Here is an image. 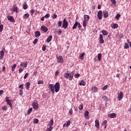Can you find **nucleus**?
Here are the masks:
<instances>
[{"instance_id":"f257e3e1","label":"nucleus","mask_w":131,"mask_h":131,"mask_svg":"<svg viewBox=\"0 0 131 131\" xmlns=\"http://www.w3.org/2000/svg\"><path fill=\"white\" fill-rule=\"evenodd\" d=\"M48 88L52 94H55V92L58 93L60 91V83L56 82L55 85L49 84Z\"/></svg>"},{"instance_id":"f03ea898","label":"nucleus","mask_w":131,"mask_h":131,"mask_svg":"<svg viewBox=\"0 0 131 131\" xmlns=\"http://www.w3.org/2000/svg\"><path fill=\"white\" fill-rule=\"evenodd\" d=\"M74 74V73L73 72H71L70 74L69 73H66L64 74V77L66 78H69V80H72Z\"/></svg>"},{"instance_id":"7ed1b4c3","label":"nucleus","mask_w":131,"mask_h":131,"mask_svg":"<svg viewBox=\"0 0 131 131\" xmlns=\"http://www.w3.org/2000/svg\"><path fill=\"white\" fill-rule=\"evenodd\" d=\"M68 25H69L68 21H67V20H66V18H64L62 23V28L66 29L67 27H68Z\"/></svg>"},{"instance_id":"20e7f679","label":"nucleus","mask_w":131,"mask_h":131,"mask_svg":"<svg viewBox=\"0 0 131 131\" xmlns=\"http://www.w3.org/2000/svg\"><path fill=\"white\" fill-rule=\"evenodd\" d=\"M56 59L57 62H59V63H63V62H64V59H63V57L62 56H57Z\"/></svg>"},{"instance_id":"39448f33","label":"nucleus","mask_w":131,"mask_h":131,"mask_svg":"<svg viewBox=\"0 0 131 131\" xmlns=\"http://www.w3.org/2000/svg\"><path fill=\"white\" fill-rule=\"evenodd\" d=\"M123 98V92H121L120 93H119L118 95V101H121Z\"/></svg>"},{"instance_id":"423d86ee","label":"nucleus","mask_w":131,"mask_h":131,"mask_svg":"<svg viewBox=\"0 0 131 131\" xmlns=\"http://www.w3.org/2000/svg\"><path fill=\"white\" fill-rule=\"evenodd\" d=\"M9 99H10V97H6L5 98V101L7 102L8 105H9L10 107H12V102H11V100H10Z\"/></svg>"},{"instance_id":"0eeeda50","label":"nucleus","mask_w":131,"mask_h":131,"mask_svg":"<svg viewBox=\"0 0 131 131\" xmlns=\"http://www.w3.org/2000/svg\"><path fill=\"white\" fill-rule=\"evenodd\" d=\"M103 14V12H102V10H99L97 13V17L99 20H102V14Z\"/></svg>"},{"instance_id":"6e6552de","label":"nucleus","mask_w":131,"mask_h":131,"mask_svg":"<svg viewBox=\"0 0 131 131\" xmlns=\"http://www.w3.org/2000/svg\"><path fill=\"white\" fill-rule=\"evenodd\" d=\"M7 19L8 21H10V22H12V23H14V22H15V19L14 18V17H13V16L11 15H8L7 16Z\"/></svg>"},{"instance_id":"1a4fd4ad","label":"nucleus","mask_w":131,"mask_h":131,"mask_svg":"<svg viewBox=\"0 0 131 131\" xmlns=\"http://www.w3.org/2000/svg\"><path fill=\"white\" fill-rule=\"evenodd\" d=\"M99 41L100 43H104V42H105V41L104 40V37L102 34L99 35Z\"/></svg>"},{"instance_id":"9d476101","label":"nucleus","mask_w":131,"mask_h":131,"mask_svg":"<svg viewBox=\"0 0 131 131\" xmlns=\"http://www.w3.org/2000/svg\"><path fill=\"white\" fill-rule=\"evenodd\" d=\"M32 106L33 109H35V110H37V109H38V104L37 103L33 102Z\"/></svg>"},{"instance_id":"9b49d317","label":"nucleus","mask_w":131,"mask_h":131,"mask_svg":"<svg viewBox=\"0 0 131 131\" xmlns=\"http://www.w3.org/2000/svg\"><path fill=\"white\" fill-rule=\"evenodd\" d=\"M41 30L42 31H43V32H48V28H47V27L45 26H42L41 27Z\"/></svg>"},{"instance_id":"f8f14e48","label":"nucleus","mask_w":131,"mask_h":131,"mask_svg":"<svg viewBox=\"0 0 131 131\" xmlns=\"http://www.w3.org/2000/svg\"><path fill=\"white\" fill-rule=\"evenodd\" d=\"M117 116V114L115 113L109 114L108 115V117H110V118H115V117Z\"/></svg>"},{"instance_id":"ddd939ff","label":"nucleus","mask_w":131,"mask_h":131,"mask_svg":"<svg viewBox=\"0 0 131 131\" xmlns=\"http://www.w3.org/2000/svg\"><path fill=\"white\" fill-rule=\"evenodd\" d=\"M95 126L97 128H100V122L98 119L95 120Z\"/></svg>"},{"instance_id":"4468645a","label":"nucleus","mask_w":131,"mask_h":131,"mask_svg":"<svg viewBox=\"0 0 131 131\" xmlns=\"http://www.w3.org/2000/svg\"><path fill=\"white\" fill-rule=\"evenodd\" d=\"M27 65H28L27 61H26L25 62H21L20 63V66L23 67V68H26V67H27Z\"/></svg>"},{"instance_id":"2eb2a0df","label":"nucleus","mask_w":131,"mask_h":131,"mask_svg":"<svg viewBox=\"0 0 131 131\" xmlns=\"http://www.w3.org/2000/svg\"><path fill=\"white\" fill-rule=\"evenodd\" d=\"M91 91L93 93H97L98 92V88L96 86H93L91 89Z\"/></svg>"},{"instance_id":"dca6fc26","label":"nucleus","mask_w":131,"mask_h":131,"mask_svg":"<svg viewBox=\"0 0 131 131\" xmlns=\"http://www.w3.org/2000/svg\"><path fill=\"white\" fill-rule=\"evenodd\" d=\"M103 16H104V18H108V17L109 16L108 11H103Z\"/></svg>"},{"instance_id":"f3484780","label":"nucleus","mask_w":131,"mask_h":131,"mask_svg":"<svg viewBox=\"0 0 131 131\" xmlns=\"http://www.w3.org/2000/svg\"><path fill=\"white\" fill-rule=\"evenodd\" d=\"M53 38V36L50 35L46 40V42H50V41H52V39Z\"/></svg>"},{"instance_id":"a211bd4d","label":"nucleus","mask_w":131,"mask_h":131,"mask_svg":"<svg viewBox=\"0 0 131 131\" xmlns=\"http://www.w3.org/2000/svg\"><path fill=\"white\" fill-rule=\"evenodd\" d=\"M85 55V53L84 52L81 53L79 56V59H80V60H83V59H84V57Z\"/></svg>"},{"instance_id":"6ab92c4d","label":"nucleus","mask_w":131,"mask_h":131,"mask_svg":"<svg viewBox=\"0 0 131 131\" xmlns=\"http://www.w3.org/2000/svg\"><path fill=\"white\" fill-rule=\"evenodd\" d=\"M78 26V21H75V23L74 24V25L72 27V29L73 30L76 29V28H77Z\"/></svg>"},{"instance_id":"aec40b11","label":"nucleus","mask_w":131,"mask_h":131,"mask_svg":"<svg viewBox=\"0 0 131 131\" xmlns=\"http://www.w3.org/2000/svg\"><path fill=\"white\" fill-rule=\"evenodd\" d=\"M30 87V83L28 82L26 83V89L27 91H29V88Z\"/></svg>"},{"instance_id":"412c9836","label":"nucleus","mask_w":131,"mask_h":131,"mask_svg":"<svg viewBox=\"0 0 131 131\" xmlns=\"http://www.w3.org/2000/svg\"><path fill=\"white\" fill-rule=\"evenodd\" d=\"M89 20H90V16L88 15H84V21H87L89 22Z\"/></svg>"},{"instance_id":"4be33fe9","label":"nucleus","mask_w":131,"mask_h":131,"mask_svg":"<svg viewBox=\"0 0 131 131\" xmlns=\"http://www.w3.org/2000/svg\"><path fill=\"white\" fill-rule=\"evenodd\" d=\"M4 56H5V53L4 52V51H1L0 52V59H3Z\"/></svg>"},{"instance_id":"5701e85b","label":"nucleus","mask_w":131,"mask_h":131,"mask_svg":"<svg viewBox=\"0 0 131 131\" xmlns=\"http://www.w3.org/2000/svg\"><path fill=\"white\" fill-rule=\"evenodd\" d=\"M54 125V119H52L50 122L49 124H48L49 126H53Z\"/></svg>"},{"instance_id":"b1692460","label":"nucleus","mask_w":131,"mask_h":131,"mask_svg":"<svg viewBox=\"0 0 131 131\" xmlns=\"http://www.w3.org/2000/svg\"><path fill=\"white\" fill-rule=\"evenodd\" d=\"M35 37H37L38 36H40V32L37 31L35 32Z\"/></svg>"},{"instance_id":"393cba45","label":"nucleus","mask_w":131,"mask_h":131,"mask_svg":"<svg viewBox=\"0 0 131 131\" xmlns=\"http://www.w3.org/2000/svg\"><path fill=\"white\" fill-rule=\"evenodd\" d=\"M112 28L113 29H115L116 28H118V24H113L112 26Z\"/></svg>"},{"instance_id":"a878e982","label":"nucleus","mask_w":131,"mask_h":131,"mask_svg":"<svg viewBox=\"0 0 131 131\" xmlns=\"http://www.w3.org/2000/svg\"><path fill=\"white\" fill-rule=\"evenodd\" d=\"M17 67V64H14L13 66H11V71H15V69Z\"/></svg>"},{"instance_id":"bb28decb","label":"nucleus","mask_w":131,"mask_h":131,"mask_svg":"<svg viewBox=\"0 0 131 131\" xmlns=\"http://www.w3.org/2000/svg\"><path fill=\"white\" fill-rule=\"evenodd\" d=\"M124 49H129V45L127 42H125L124 45Z\"/></svg>"},{"instance_id":"cd10ccee","label":"nucleus","mask_w":131,"mask_h":131,"mask_svg":"<svg viewBox=\"0 0 131 131\" xmlns=\"http://www.w3.org/2000/svg\"><path fill=\"white\" fill-rule=\"evenodd\" d=\"M65 123H66V126H67V127H68V126H69V125L71 124V121H70V120H68Z\"/></svg>"},{"instance_id":"c85d7f7f","label":"nucleus","mask_w":131,"mask_h":131,"mask_svg":"<svg viewBox=\"0 0 131 131\" xmlns=\"http://www.w3.org/2000/svg\"><path fill=\"white\" fill-rule=\"evenodd\" d=\"M12 11L16 12V13H18V7H17L16 6H13V9Z\"/></svg>"},{"instance_id":"c756f323","label":"nucleus","mask_w":131,"mask_h":131,"mask_svg":"<svg viewBox=\"0 0 131 131\" xmlns=\"http://www.w3.org/2000/svg\"><path fill=\"white\" fill-rule=\"evenodd\" d=\"M79 85H85V82H84V80H82V81H80L79 83Z\"/></svg>"},{"instance_id":"7c9ffc66","label":"nucleus","mask_w":131,"mask_h":131,"mask_svg":"<svg viewBox=\"0 0 131 131\" xmlns=\"http://www.w3.org/2000/svg\"><path fill=\"white\" fill-rule=\"evenodd\" d=\"M89 21H87L86 20H83V27H86V26L88 25V23Z\"/></svg>"},{"instance_id":"2f4dec72","label":"nucleus","mask_w":131,"mask_h":131,"mask_svg":"<svg viewBox=\"0 0 131 131\" xmlns=\"http://www.w3.org/2000/svg\"><path fill=\"white\" fill-rule=\"evenodd\" d=\"M23 7L24 10H27L28 8V7L27 6V4H26V3H25L24 4H23Z\"/></svg>"},{"instance_id":"473e14b6","label":"nucleus","mask_w":131,"mask_h":131,"mask_svg":"<svg viewBox=\"0 0 131 131\" xmlns=\"http://www.w3.org/2000/svg\"><path fill=\"white\" fill-rule=\"evenodd\" d=\"M98 59L99 61H101V60L102 59V54L99 53L98 54Z\"/></svg>"},{"instance_id":"72a5a7b5","label":"nucleus","mask_w":131,"mask_h":131,"mask_svg":"<svg viewBox=\"0 0 131 131\" xmlns=\"http://www.w3.org/2000/svg\"><path fill=\"white\" fill-rule=\"evenodd\" d=\"M102 33L103 35H108V32L106 30H102Z\"/></svg>"},{"instance_id":"f704fd0d","label":"nucleus","mask_w":131,"mask_h":131,"mask_svg":"<svg viewBox=\"0 0 131 131\" xmlns=\"http://www.w3.org/2000/svg\"><path fill=\"white\" fill-rule=\"evenodd\" d=\"M28 17H29V14L26 13V14H24L23 18H24V19H27V18H28Z\"/></svg>"},{"instance_id":"c9c22d12","label":"nucleus","mask_w":131,"mask_h":131,"mask_svg":"<svg viewBox=\"0 0 131 131\" xmlns=\"http://www.w3.org/2000/svg\"><path fill=\"white\" fill-rule=\"evenodd\" d=\"M120 16H121L120 14L118 13L116 15L115 18L117 19V20H118L119 19V18H120Z\"/></svg>"},{"instance_id":"e433bc0d","label":"nucleus","mask_w":131,"mask_h":131,"mask_svg":"<svg viewBox=\"0 0 131 131\" xmlns=\"http://www.w3.org/2000/svg\"><path fill=\"white\" fill-rule=\"evenodd\" d=\"M89 114H90V113L89 112V111H86L84 113L85 117H88L89 116Z\"/></svg>"},{"instance_id":"4c0bfd02","label":"nucleus","mask_w":131,"mask_h":131,"mask_svg":"<svg viewBox=\"0 0 131 131\" xmlns=\"http://www.w3.org/2000/svg\"><path fill=\"white\" fill-rule=\"evenodd\" d=\"M79 110H82L83 109V104L81 103L78 107Z\"/></svg>"},{"instance_id":"58836bf2","label":"nucleus","mask_w":131,"mask_h":131,"mask_svg":"<svg viewBox=\"0 0 131 131\" xmlns=\"http://www.w3.org/2000/svg\"><path fill=\"white\" fill-rule=\"evenodd\" d=\"M80 76V74H79V73H76L74 75V77H75V78H78Z\"/></svg>"},{"instance_id":"ea45409f","label":"nucleus","mask_w":131,"mask_h":131,"mask_svg":"<svg viewBox=\"0 0 131 131\" xmlns=\"http://www.w3.org/2000/svg\"><path fill=\"white\" fill-rule=\"evenodd\" d=\"M38 121L39 120H38V119H34L33 120V123H38Z\"/></svg>"},{"instance_id":"a19ab883","label":"nucleus","mask_w":131,"mask_h":131,"mask_svg":"<svg viewBox=\"0 0 131 131\" xmlns=\"http://www.w3.org/2000/svg\"><path fill=\"white\" fill-rule=\"evenodd\" d=\"M32 112V108H30L28 110V112H27V114L28 115H29V114H30V113Z\"/></svg>"},{"instance_id":"79ce46f5","label":"nucleus","mask_w":131,"mask_h":131,"mask_svg":"<svg viewBox=\"0 0 131 131\" xmlns=\"http://www.w3.org/2000/svg\"><path fill=\"white\" fill-rule=\"evenodd\" d=\"M52 129H53V127L51 126H49V127L48 128L46 129V130H47V131H52Z\"/></svg>"},{"instance_id":"37998d69","label":"nucleus","mask_w":131,"mask_h":131,"mask_svg":"<svg viewBox=\"0 0 131 131\" xmlns=\"http://www.w3.org/2000/svg\"><path fill=\"white\" fill-rule=\"evenodd\" d=\"M4 30V25H0V32H2Z\"/></svg>"},{"instance_id":"c03bdc74","label":"nucleus","mask_w":131,"mask_h":131,"mask_svg":"<svg viewBox=\"0 0 131 131\" xmlns=\"http://www.w3.org/2000/svg\"><path fill=\"white\" fill-rule=\"evenodd\" d=\"M62 21H59L58 22V27H61V26H62Z\"/></svg>"},{"instance_id":"a18cd8bd","label":"nucleus","mask_w":131,"mask_h":131,"mask_svg":"<svg viewBox=\"0 0 131 131\" xmlns=\"http://www.w3.org/2000/svg\"><path fill=\"white\" fill-rule=\"evenodd\" d=\"M50 13H47L46 15H45L44 17L46 19H48V18H50Z\"/></svg>"},{"instance_id":"49530a36","label":"nucleus","mask_w":131,"mask_h":131,"mask_svg":"<svg viewBox=\"0 0 131 131\" xmlns=\"http://www.w3.org/2000/svg\"><path fill=\"white\" fill-rule=\"evenodd\" d=\"M69 114H70L71 115H72V114H73V110H72V108H71V109L69 110Z\"/></svg>"},{"instance_id":"de8ad7c7","label":"nucleus","mask_w":131,"mask_h":131,"mask_svg":"<svg viewBox=\"0 0 131 131\" xmlns=\"http://www.w3.org/2000/svg\"><path fill=\"white\" fill-rule=\"evenodd\" d=\"M37 41H38V39L37 38H36L34 39L33 43H34V45H36V43H37Z\"/></svg>"},{"instance_id":"09e8293b","label":"nucleus","mask_w":131,"mask_h":131,"mask_svg":"<svg viewBox=\"0 0 131 131\" xmlns=\"http://www.w3.org/2000/svg\"><path fill=\"white\" fill-rule=\"evenodd\" d=\"M2 110H4V111H7V106H3L2 107Z\"/></svg>"},{"instance_id":"8fccbe9b","label":"nucleus","mask_w":131,"mask_h":131,"mask_svg":"<svg viewBox=\"0 0 131 131\" xmlns=\"http://www.w3.org/2000/svg\"><path fill=\"white\" fill-rule=\"evenodd\" d=\"M107 125V120H104L102 123V125Z\"/></svg>"},{"instance_id":"3c124183","label":"nucleus","mask_w":131,"mask_h":131,"mask_svg":"<svg viewBox=\"0 0 131 131\" xmlns=\"http://www.w3.org/2000/svg\"><path fill=\"white\" fill-rule=\"evenodd\" d=\"M108 89V85H105L102 88V91H105V90H107Z\"/></svg>"},{"instance_id":"603ef678","label":"nucleus","mask_w":131,"mask_h":131,"mask_svg":"<svg viewBox=\"0 0 131 131\" xmlns=\"http://www.w3.org/2000/svg\"><path fill=\"white\" fill-rule=\"evenodd\" d=\"M111 3L113 5H116V0H111Z\"/></svg>"},{"instance_id":"864d4df0","label":"nucleus","mask_w":131,"mask_h":131,"mask_svg":"<svg viewBox=\"0 0 131 131\" xmlns=\"http://www.w3.org/2000/svg\"><path fill=\"white\" fill-rule=\"evenodd\" d=\"M46 49H47V46H46V45H43L42 47V50L43 52H45V51H46Z\"/></svg>"},{"instance_id":"5fc2aeb1","label":"nucleus","mask_w":131,"mask_h":131,"mask_svg":"<svg viewBox=\"0 0 131 131\" xmlns=\"http://www.w3.org/2000/svg\"><path fill=\"white\" fill-rule=\"evenodd\" d=\"M19 96H22L23 95V90H20L19 92Z\"/></svg>"},{"instance_id":"6e6d98bb","label":"nucleus","mask_w":131,"mask_h":131,"mask_svg":"<svg viewBox=\"0 0 131 131\" xmlns=\"http://www.w3.org/2000/svg\"><path fill=\"white\" fill-rule=\"evenodd\" d=\"M34 13H35V10L34 9H32L31 10V15H33Z\"/></svg>"},{"instance_id":"4d7b16f0","label":"nucleus","mask_w":131,"mask_h":131,"mask_svg":"<svg viewBox=\"0 0 131 131\" xmlns=\"http://www.w3.org/2000/svg\"><path fill=\"white\" fill-rule=\"evenodd\" d=\"M42 83H43V81L42 80H40L38 81V84H41Z\"/></svg>"},{"instance_id":"13d9d810","label":"nucleus","mask_w":131,"mask_h":131,"mask_svg":"<svg viewBox=\"0 0 131 131\" xmlns=\"http://www.w3.org/2000/svg\"><path fill=\"white\" fill-rule=\"evenodd\" d=\"M57 33L58 35H61L62 33V30H61V29H59V30L57 32Z\"/></svg>"},{"instance_id":"bf43d9fd","label":"nucleus","mask_w":131,"mask_h":131,"mask_svg":"<svg viewBox=\"0 0 131 131\" xmlns=\"http://www.w3.org/2000/svg\"><path fill=\"white\" fill-rule=\"evenodd\" d=\"M28 73H27L25 75V76H24V79H26V78H27V77L28 76Z\"/></svg>"},{"instance_id":"052dcab7","label":"nucleus","mask_w":131,"mask_h":131,"mask_svg":"<svg viewBox=\"0 0 131 131\" xmlns=\"http://www.w3.org/2000/svg\"><path fill=\"white\" fill-rule=\"evenodd\" d=\"M24 70V69L19 68V73H21L23 72Z\"/></svg>"},{"instance_id":"680f3d73","label":"nucleus","mask_w":131,"mask_h":131,"mask_svg":"<svg viewBox=\"0 0 131 131\" xmlns=\"http://www.w3.org/2000/svg\"><path fill=\"white\" fill-rule=\"evenodd\" d=\"M19 89H21V90H23L24 89V86H23V84L19 85Z\"/></svg>"},{"instance_id":"e2e57ef3","label":"nucleus","mask_w":131,"mask_h":131,"mask_svg":"<svg viewBox=\"0 0 131 131\" xmlns=\"http://www.w3.org/2000/svg\"><path fill=\"white\" fill-rule=\"evenodd\" d=\"M102 99H103V100H104V101H107V100H108V99L107 98V97L106 96H103Z\"/></svg>"},{"instance_id":"0e129e2a","label":"nucleus","mask_w":131,"mask_h":131,"mask_svg":"<svg viewBox=\"0 0 131 131\" xmlns=\"http://www.w3.org/2000/svg\"><path fill=\"white\" fill-rule=\"evenodd\" d=\"M4 94V90H0V96H2Z\"/></svg>"},{"instance_id":"69168bd1","label":"nucleus","mask_w":131,"mask_h":131,"mask_svg":"<svg viewBox=\"0 0 131 131\" xmlns=\"http://www.w3.org/2000/svg\"><path fill=\"white\" fill-rule=\"evenodd\" d=\"M56 18H57V15L54 14L53 15V19H56Z\"/></svg>"},{"instance_id":"338daca9","label":"nucleus","mask_w":131,"mask_h":131,"mask_svg":"<svg viewBox=\"0 0 131 131\" xmlns=\"http://www.w3.org/2000/svg\"><path fill=\"white\" fill-rule=\"evenodd\" d=\"M59 71L57 70L55 72V75L57 76L59 74Z\"/></svg>"},{"instance_id":"774afa93","label":"nucleus","mask_w":131,"mask_h":131,"mask_svg":"<svg viewBox=\"0 0 131 131\" xmlns=\"http://www.w3.org/2000/svg\"><path fill=\"white\" fill-rule=\"evenodd\" d=\"M78 28H81V25H80V23H79V22H78Z\"/></svg>"}]
</instances>
